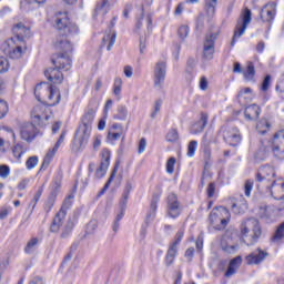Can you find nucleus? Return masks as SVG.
Returning a JSON list of instances; mask_svg holds the SVG:
<instances>
[{
    "label": "nucleus",
    "mask_w": 284,
    "mask_h": 284,
    "mask_svg": "<svg viewBox=\"0 0 284 284\" xmlns=\"http://www.w3.org/2000/svg\"><path fill=\"white\" fill-rule=\"evenodd\" d=\"M59 14L60 17H57L55 19V27L60 32H62V36L57 38V40L53 42V45L55 50H58L59 54H71L73 48L72 43H70V40H68L67 34H77L79 32V27L70 22L68 14Z\"/></svg>",
    "instance_id": "obj_1"
},
{
    "label": "nucleus",
    "mask_w": 284,
    "mask_h": 284,
    "mask_svg": "<svg viewBox=\"0 0 284 284\" xmlns=\"http://www.w3.org/2000/svg\"><path fill=\"white\" fill-rule=\"evenodd\" d=\"M13 32L16 37L3 42L2 52L10 59H21L23 47L17 42L23 43V39L30 37V29L20 22L13 27Z\"/></svg>",
    "instance_id": "obj_2"
},
{
    "label": "nucleus",
    "mask_w": 284,
    "mask_h": 284,
    "mask_svg": "<svg viewBox=\"0 0 284 284\" xmlns=\"http://www.w3.org/2000/svg\"><path fill=\"white\" fill-rule=\"evenodd\" d=\"M97 114V110L89 109L84 115L82 116V125L75 132V136L73 140V145H75L77 150L79 148H85L88 145V141L90 140V134L92 132V123L94 122V115Z\"/></svg>",
    "instance_id": "obj_3"
},
{
    "label": "nucleus",
    "mask_w": 284,
    "mask_h": 284,
    "mask_svg": "<svg viewBox=\"0 0 284 284\" xmlns=\"http://www.w3.org/2000/svg\"><path fill=\"white\" fill-rule=\"evenodd\" d=\"M240 234L245 245L248 247H251V245H256V243H258V239H261L263 234L258 220L252 217L243 222L241 224Z\"/></svg>",
    "instance_id": "obj_4"
},
{
    "label": "nucleus",
    "mask_w": 284,
    "mask_h": 284,
    "mask_svg": "<svg viewBox=\"0 0 284 284\" xmlns=\"http://www.w3.org/2000/svg\"><path fill=\"white\" fill-rule=\"evenodd\" d=\"M34 94L38 101H44L50 106L59 105V102L61 101L59 89L53 88L45 82L37 84Z\"/></svg>",
    "instance_id": "obj_5"
},
{
    "label": "nucleus",
    "mask_w": 284,
    "mask_h": 284,
    "mask_svg": "<svg viewBox=\"0 0 284 284\" xmlns=\"http://www.w3.org/2000/svg\"><path fill=\"white\" fill-rule=\"evenodd\" d=\"M230 210L225 206L214 207L210 214L209 221L215 230H225L231 219Z\"/></svg>",
    "instance_id": "obj_6"
},
{
    "label": "nucleus",
    "mask_w": 284,
    "mask_h": 284,
    "mask_svg": "<svg viewBox=\"0 0 284 284\" xmlns=\"http://www.w3.org/2000/svg\"><path fill=\"white\" fill-rule=\"evenodd\" d=\"M250 23H252V11L250 9H245L242 18L237 20L231 41V48H234V45H236V39H241L243 34H245V31L247 30V26H250Z\"/></svg>",
    "instance_id": "obj_7"
},
{
    "label": "nucleus",
    "mask_w": 284,
    "mask_h": 284,
    "mask_svg": "<svg viewBox=\"0 0 284 284\" xmlns=\"http://www.w3.org/2000/svg\"><path fill=\"white\" fill-rule=\"evenodd\" d=\"M184 234H185V231H183V230L178 231V233L175 234L174 242L170 244L169 250L165 255L166 267H170V265L174 264L176 254H179V245L181 244V241H183Z\"/></svg>",
    "instance_id": "obj_8"
},
{
    "label": "nucleus",
    "mask_w": 284,
    "mask_h": 284,
    "mask_svg": "<svg viewBox=\"0 0 284 284\" xmlns=\"http://www.w3.org/2000/svg\"><path fill=\"white\" fill-rule=\"evenodd\" d=\"M222 132L225 143L232 148L239 146L243 141V135H241V131L236 126H224Z\"/></svg>",
    "instance_id": "obj_9"
},
{
    "label": "nucleus",
    "mask_w": 284,
    "mask_h": 284,
    "mask_svg": "<svg viewBox=\"0 0 284 284\" xmlns=\"http://www.w3.org/2000/svg\"><path fill=\"white\" fill-rule=\"evenodd\" d=\"M20 136L22 141L27 143H32L37 136H39V129L33 123L23 122L20 125Z\"/></svg>",
    "instance_id": "obj_10"
},
{
    "label": "nucleus",
    "mask_w": 284,
    "mask_h": 284,
    "mask_svg": "<svg viewBox=\"0 0 284 284\" xmlns=\"http://www.w3.org/2000/svg\"><path fill=\"white\" fill-rule=\"evenodd\" d=\"M168 72V63L163 60L156 62L154 68V85L159 90L163 88V83H165V74Z\"/></svg>",
    "instance_id": "obj_11"
},
{
    "label": "nucleus",
    "mask_w": 284,
    "mask_h": 284,
    "mask_svg": "<svg viewBox=\"0 0 284 284\" xmlns=\"http://www.w3.org/2000/svg\"><path fill=\"white\" fill-rule=\"evenodd\" d=\"M31 119L34 125H45L44 121L49 119L48 114H45V106L43 104L36 105L31 111Z\"/></svg>",
    "instance_id": "obj_12"
},
{
    "label": "nucleus",
    "mask_w": 284,
    "mask_h": 284,
    "mask_svg": "<svg viewBox=\"0 0 284 284\" xmlns=\"http://www.w3.org/2000/svg\"><path fill=\"white\" fill-rule=\"evenodd\" d=\"M268 256L270 253L263 251L261 247H257L245 257V261L247 265H261V263H263V261H265V258Z\"/></svg>",
    "instance_id": "obj_13"
},
{
    "label": "nucleus",
    "mask_w": 284,
    "mask_h": 284,
    "mask_svg": "<svg viewBox=\"0 0 284 284\" xmlns=\"http://www.w3.org/2000/svg\"><path fill=\"white\" fill-rule=\"evenodd\" d=\"M217 37L219 34L211 33L204 41L203 58L206 59V61H211V59L214 58V43L216 42Z\"/></svg>",
    "instance_id": "obj_14"
},
{
    "label": "nucleus",
    "mask_w": 284,
    "mask_h": 284,
    "mask_svg": "<svg viewBox=\"0 0 284 284\" xmlns=\"http://www.w3.org/2000/svg\"><path fill=\"white\" fill-rule=\"evenodd\" d=\"M52 63L55 68L65 70V72L72 68V59L70 58V53H58L57 58L52 59Z\"/></svg>",
    "instance_id": "obj_15"
},
{
    "label": "nucleus",
    "mask_w": 284,
    "mask_h": 284,
    "mask_svg": "<svg viewBox=\"0 0 284 284\" xmlns=\"http://www.w3.org/2000/svg\"><path fill=\"white\" fill-rule=\"evenodd\" d=\"M168 212L171 219H176L181 214V204L179 203V197L176 194L171 193L168 196Z\"/></svg>",
    "instance_id": "obj_16"
},
{
    "label": "nucleus",
    "mask_w": 284,
    "mask_h": 284,
    "mask_svg": "<svg viewBox=\"0 0 284 284\" xmlns=\"http://www.w3.org/2000/svg\"><path fill=\"white\" fill-rule=\"evenodd\" d=\"M110 168V150L104 149L102 151V161L100 166L95 171V179H103Z\"/></svg>",
    "instance_id": "obj_17"
},
{
    "label": "nucleus",
    "mask_w": 284,
    "mask_h": 284,
    "mask_svg": "<svg viewBox=\"0 0 284 284\" xmlns=\"http://www.w3.org/2000/svg\"><path fill=\"white\" fill-rule=\"evenodd\" d=\"M221 250H223L225 254H236V252H239V244L234 243L230 235H224L221 240Z\"/></svg>",
    "instance_id": "obj_18"
},
{
    "label": "nucleus",
    "mask_w": 284,
    "mask_h": 284,
    "mask_svg": "<svg viewBox=\"0 0 284 284\" xmlns=\"http://www.w3.org/2000/svg\"><path fill=\"white\" fill-rule=\"evenodd\" d=\"M44 77L51 82V83H63V73H61V69L55 68H49L44 71Z\"/></svg>",
    "instance_id": "obj_19"
},
{
    "label": "nucleus",
    "mask_w": 284,
    "mask_h": 284,
    "mask_svg": "<svg viewBox=\"0 0 284 284\" xmlns=\"http://www.w3.org/2000/svg\"><path fill=\"white\" fill-rule=\"evenodd\" d=\"M276 16V4L270 3L264 6L261 10L260 17L262 21L270 23V21H274V17Z\"/></svg>",
    "instance_id": "obj_20"
},
{
    "label": "nucleus",
    "mask_w": 284,
    "mask_h": 284,
    "mask_svg": "<svg viewBox=\"0 0 284 284\" xmlns=\"http://www.w3.org/2000/svg\"><path fill=\"white\" fill-rule=\"evenodd\" d=\"M160 199H161L160 194H156V193L153 194V197L151 200L150 210H149V213L146 214V219H145L146 227L150 225V223H152V221H154V216H156V207L159 205Z\"/></svg>",
    "instance_id": "obj_21"
},
{
    "label": "nucleus",
    "mask_w": 284,
    "mask_h": 284,
    "mask_svg": "<svg viewBox=\"0 0 284 284\" xmlns=\"http://www.w3.org/2000/svg\"><path fill=\"white\" fill-rule=\"evenodd\" d=\"M207 119H209L207 113H201L200 121L195 122L191 126V134H201V132H203V130L207 128Z\"/></svg>",
    "instance_id": "obj_22"
},
{
    "label": "nucleus",
    "mask_w": 284,
    "mask_h": 284,
    "mask_svg": "<svg viewBox=\"0 0 284 284\" xmlns=\"http://www.w3.org/2000/svg\"><path fill=\"white\" fill-rule=\"evenodd\" d=\"M244 116L247 121H256L261 116V106L257 104H251L245 108Z\"/></svg>",
    "instance_id": "obj_23"
},
{
    "label": "nucleus",
    "mask_w": 284,
    "mask_h": 284,
    "mask_svg": "<svg viewBox=\"0 0 284 284\" xmlns=\"http://www.w3.org/2000/svg\"><path fill=\"white\" fill-rule=\"evenodd\" d=\"M63 221H65V212L59 211L51 223L50 232L53 234L59 233V230H61V226L63 225Z\"/></svg>",
    "instance_id": "obj_24"
},
{
    "label": "nucleus",
    "mask_w": 284,
    "mask_h": 284,
    "mask_svg": "<svg viewBox=\"0 0 284 284\" xmlns=\"http://www.w3.org/2000/svg\"><path fill=\"white\" fill-rule=\"evenodd\" d=\"M276 176V173L274 172V169L266 166L262 168L260 172L257 173V181L258 183H263V181H272Z\"/></svg>",
    "instance_id": "obj_25"
},
{
    "label": "nucleus",
    "mask_w": 284,
    "mask_h": 284,
    "mask_svg": "<svg viewBox=\"0 0 284 284\" xmlns=\"http://www.w3.org/2000/svg\"><path fill=\"white\" fill-rule=\"evenodd\" d=\"M109 10H110V7L108 6V0H102L100 3L97 4L94 9L93 19H97L99 14L101 17H105Z\"/></svg>",
    "instance_id": "obj_26"
},
{
    "label": "nucleus",
    "mask_w": 284,
    "mask_h": 284,
    "mask_svg": "<svg viewBox=\"0 0 284 284\" xmlns=\"http://www.w3.org/2000/svg\"><path fill=\"white\" fill-rule=\"evenodd\" d=\"M216 6H219V0H204V9L207 17L212 18L216 14Z\"/></svg>",
    "instance_id": "obj_27"
},
{
    "label": "nucleus",
    "mask_w": 284,
    "mask_h": 284,
    "mask_svg": "<svg viewBox=\"0 0 284 284\" xmlns=\"http://www.w3.org/2000/svg\"><path fill=\"white\" fill-rule=\"evenodd\" d=\"M116 172H119V162H115L108 182L105 183L103 189L99 192L98 196H103V194L108 192V189L110 187L111 183L114 181V178L116 176Z\"/></svg>",
    "instance_id": "obj_28"
},
{
    "label": "nucleus",
    "mask_w": 284,
    "mask_h": 284,
    "mask_svg": "<svg viewBox=\"0 0 284 284\" xmlns=\"http://www.w3.org/2000/svg\"><path fill=\"white\" fill-rule=\"evenodd\" d=\"M130 192H132V182L126 181L122 193V199L120 200V206L128 207V199H130Z\"/></svg>",
    "instance_id": "obj_29"
},
{
    "label": "nucleus",
    "mask_w": 284,
    "mask_h": 284,
    "mask_svg": "<svg viewBox=\"0 0 284 284\" xmlns=\"http://www.w3.org/2000/svg\"><path fill=\"white\" fill-rule=\"evenodd\" d=\"M125 207L120 205V213L115 216V220L113 221L112 230L116 234L119 232V227H121V220L123 216H125Z\"/></svg>",
    "instance_id": "obj_30"
},
{
    "label": "nucleus",
    "mask_w": 284,
    "mask_h": 284,
    "mask_svg": "<svg viewBox=\"0 0 284 284\" xmlns=\"http://www.w3.org/2000/svg\"><path fill=\"white\" fill-rule=\"evenodd\" d=\"M72 230H74V219H69L67 224L62 229V233L60 235L61 239H68L70 234H72Z\"/></svg>",
    "instance_id": "obj_31"
},
{
    "label": "nucleus",
    "mask_w": 284,
    "mask_h": 284,
    "mask_svg": "<svg viewBox=\"0 0 284 284\" xmlns=\"http://www.w3.org/2000/svg\"><path fill=\"white\" fill-rule=\"evenodd\" d=\"M63 180V176L61 174H58L55 178H53V181L51 183V195L57 196L59 190H61V181Z\"/></svg>",
    "instance_id": "obj_32"
},
{
    "label": "nucleus",
    "mask_w": 284,
    "mask_h": 284,
    "mask_svg": "<svg viewBox=\"0 0 284 284\" xmlns=\"http://www.w3.org/2000/svg\"><path fill=\"white\" fill-rule=\"evenodd\" d=\"M109 42L106 50L110 52L112 50V45L116 43V32H113L112 34H106L102 39V45H105Z\"/></svg>",
    "instance_id": "obj_33"
},
{
    "label": "nucleus",
    "mask_w": 284,
    "mask_h": 284,
    "mask_svg": "<svg viewBox=\"0 0 284 284\" xmlns=\"http://www.w3.org/2000/svg\"><path fill=\"white\" fill-rule=\"evenodd\" d=\"M245 81H254L256 70L254 69V63L248 62L246 70L243 72Z\"/></svg>",
    "instance_id": "obj_34"
},
{
    "label": "nucleus",
    "mask_w": 284,
    "mask_h": 284,
    "mask_svg": "<svg viewBox=\"0 0 284 284\" xmlns=\"http://www.w3.org/2000/svg\"><path fill=\"white\" fill-rule=\"evenodd\" d=\"M113 119L118 121H125L128 119V106L119 105L118 112L113 115Z\"/></svg>",
    "instance_id": "obj_35"
},
{
    "label": "nucleus",
    "mask_w": 284,
    "mask_h": 284,
    "mask_svg": "<svg viewBox=\"0 0 284 284\" xmlns=\"http://www.w3.org/2000/svg\"><path fill=\"white\" fill-rule=\"evenodd\" d=\"M272 145H275L276 148H284V130L274 134Z\"/></svg>",
    "instance_id": "obj_36"
},
{
    "label": "nucleus",
    "mask_w": 284,
    "mask_h": 284,
    "mask_svg": "<svg viewBox=\"0 0 284 284\" xmlns=\"http://www.w3.org/2000/svg\"><path fill=\"white\" fill-rule=\"evenodd\" d=\"M39 245V240L38 237H32L26 245L24 252L26 254H33L34 250H37Z\"/></svg>",
    "instance_id": "obj_37"
},
{
    "label": "nucleus",
    "mask_w": 284,
    "mask_h": 284,
    "mask_svg": "<svg viewBox=\"0 0 284 284\" xmlns=\"http://www.w3.org/2000/svg\"><path fill=\"white\" fill-rule=\"evenodd\" d=\"M267 130H270V122L267 121V119L260 120V123H257L256 125V131L258 132V134H266Z\"/></svg>",
    "instance_id": "obj_38"
},
{
    "label": "nucleus",
    "mask_w": 284,
    "mask_h": 284,
    "mask_svg": "<svg viewBox=\"0 0 284 284\" xmlns=\"http://www.w3.org/2000/svg\"><path fill=\"white\" fill-rule=\"evenodd\" d=\"M123 88V80L121 78H115L114 84H113V94L118 99H121V90Z\"/></svg>",
    "instance_id": "obj_39"
},
{
    "label": "nucleus",
    "mask_w": 284,
    "mask_h": 284,
    "mask_svg": "<svg viewBox=\"0 0 284 284\" xmlns=\"http://www.w3.org/2000/svg\"><path fill=\"white\" fill-rule=\"evenodd\" d=\"M54 152L53 151H49L48 153H47V155L44 156V159H43V162H42V164H41V166H40V170H39V172H44V170L47 169V168H50V163L52 162V158L54 156Z\"/></svg>",
    "instance_id": "obj_40"
},
{
    "label": "nucleus",
    "mask_w": 284,
    "mask_h": 284,
    "mask_svg": "<svg viewBox=\"0 0 284 284\" xmlns=\"http://www.w3.org/2000/svg\"><path fill=\"white\" fill-rule=\"evenodd\" d=\"M242 199V203L240 204V207L236 203L232 204V210L234 212V214H243V212H245V210H247V201H245L243 199V196H241Z\"/></svg>",
    "instance_id": "obj_41"
},
{
    "label": "nucleus",
    "mask_w": 284,
    "mask_h": 284,
    "mask_svg": "<svg viewBox=\"0 0 284 284\" xmlns=\"http://www.w3.org/2000/svg\"><path fill=\"white\" fill-rule=\"evenodd\" d=\"M72 199H74L73 194H70L68 197L64 199V202L60 209V212H64V216H68V210L72 207Z\"/></svg>",
    "instance_id": "obj_42"
},
{
    "label": "nucleus",
    "mask_w": 284,
    "mask_h": 284,
    "mask_svg": "<svg viewBox=\"0 0 284 284\" xmlns=\"http://www.w3.org/2000/svg\"><path fill=\"white\" fill-rule=\"evenodd\" d=\"M271 149L275 159L284 161V148L272 145Z\"/></svg>",
    "instance_id": "obj_43"
},
{
    "label": "nucleus",
    "mask_w": 284,
    "mask_h": 284,
    "mask_svg": "<svg viewBox=\"0 0 284 284\" xmlns=\"http://www.w3.org/2000/svg\"><path fill=\"white\" fill-rule=\"evenodd\" d=\"M37 165H39V156L37 155L30 156L26 162L27 170H34Z\"/></svg>",
    "instance_id": "obj_44"
},
{
    "label": "nucleus",
    "mask_w": 284,
    "mask_h": 284,
    "mask_svg": "<svg viewBox=\"0 0 284 284\" xmlns=\"http://www.w3.org/2000/svg\"><path fill=\"white\" fill-rule=\"evenodd\" d=\"M281 239H284V222L277 226L272 241H281Z\"/></svg>",
    "instance_id": "obj_45"
},
{
    "label": "nucleus",
    "mask_w": 284,
    "mask_h": 284,
    "mask_svg": "<svg viewBox=\"0 0 284 284\" xmlns=\"http://www.w3.org/2000/svg\"><path fill=\"white\" fill-rule=\"evenodd\" d=\"M166 141H169V143H176V141H179V131H176V129L170 130L166 134Z\"/></svg>",
    "instance_id": "obj_46"
},
{
    "label": "nucleus",
    "mask_w": 284,
    "mask_h": 284,
    "mask_svg": "<svg viewBox=\"0 0 284 284\" xmlns=\"http://www.w3.org/2000/svg\"><path fill=\"white\" fill-rule=\"evenodd\" d=\"M41 194H43V186H41L38 190V192L34 194L31 203L29 204V207H30V205H32L31 212L34 210V207H37V203H39V199H41Z\"/></svg>",
    "instance_id": "obj_47"
},
{
    "label": "nucleus",
    "mask_w": 284,
    "mask_h": 284,
    "mask_svg": "<svg viewBox=\"0 0 284 284\" xmlns=\"http://www.w3.org/2000/svg\"><path fill=\"white\" fill-rule=\"evenodd\" d=\"M10 70V62L8 59L0 57V74H3V72H8Z\"/></svg>",
    "instance_id": "obj_48"
},
{
    "label": "nucleus",
    "mask_w": 284,
    "mask_h": 284,
    "mask_svg": "<svg viewBox=\"0 0 284 284\" xmlns=\"http://www.w3.org/2000/svg\"><path fill=\"white\" fill-rule=\"evenodd\" d=\"M245 94H252V89L244 88L237 93V101H240V103H245V101H243V99H247V97H245Z\"/></svg>",
    "instance_id": "obj_49"
},
{
    "label": "nucleus",
    "mask_w": 284,
    "mask_h": 284,
    "mask_svg": "<svg viewBox=\"0 0 284 284\" xmlns=\"http://www.w3.org/2000/svg\"><path fill=\"white\" fill-rule=\"evenodd\" d=\"M63 141H65V131H62L57 143L54 144L53 149L51 152H53L54 154H57V152L59 151V148H61Z\"/></svg>",
    "instance_id": "obj_50"
},
{
    "label": "nucleus",
    "mask_w": 284,
    "mask_h": 284,
    "mask_svg": "<svg viewBox=\"0 0 284 284\" xmlns=\"http://www.w3.org/2000/svg\"><path fill=\"white\" fill-rule=\"evenodd\" d=\"M174 165H176V158H170L166 162L168 174H174Z\"/></svg>",
    "instance_id": "obj_51"
},
{
    "label": "nucleus",
    "mask_w": 284,
    "mask_h": 284,
    "mask_svg": "<svg viewBox=\"0 0 284 284\" xmlns=\"http://www.w3.org/2000/svg\"><path fill=\"white\" fill-rule=\"evenodd\" d=\"M199 145V142H196V140H192L189 143L187 146V156H194L195 152H196V146Z\"/></svg>",
    "instance_id": "obj_52"
},
{
    "label": "nucleus",
    "mask_w": 284,
    "mask_h": 284,
    "mask_svg": "<svg viewBox=\"0 0 284 284\" xmlns=\"http://www.w3.org/2000/svg\"><path fill=\"white\" fill-rule=\"evenodd\" d=\"M10 176V166L2 164L0 165V178L8 179Z\"/></svg>",
    "instance_id": "obj_53"
},
{
    "label": "nucleus",
    "mask_w": 284,
    "mask_h": 284,
    "mask_svg": "<svg viewBox=\"0 0 284 284\" xmlns=\"http://www.w3.org/2000/svg\"><path fill=\"white\" fill-rule=\"evenodd\" d=\"M271 81H272V75L267 74L262 82V87H261L262 92H267V90H270Z\"/></svg>",
    "instance_id": "obj_54"
},
{
    "label": "nucleus",
    "mask_w": 284,
    "mask_h": 284,
    "mask_svg": "<svg viewBox=\"0 0 284 284\" xmlns=\"http://www.w3.org/2000/svg\"><path fill=\"white\" fill-rule=\"evenodd\" d=\"M180 39H185L190 34V28L187 26H182L178 30Z\"/></svg>",
    "instance_id": "obj_55"
},
{
    "label": "nucleus",
    "mask_w": 284,
    "mask_h": 284,
    "mask_svg": "<svg viewBox=\"0 0 284 284\" xmlns=\"http://www.w3.org/2000/svg\"><path fill=\"white\" fill-rule=\"evenodd\" d=\"M253 187L254 181L247 180L244 185L245 196H251Z\"/></svg>",
    "instance_id": "obj_56"
},
{
    "label": "nucleus",
    "mask_w": 284,
    "mask_h": 284,
    "mask_svg": "<svg viewBox=\"0 0 284 284\" xmlns=\"http://www.w3.org/2000/svg\"><path fill=\"white\" fill-rule=\"evenodd\" d=\"M8 114V102L0 99V119H3Z\"/></svg>",
    "instance_id": "obj_57"
},
{
    "label": "nucleus",
    "mask_w": 284,
    "mask_h": 284,
    "mask_svg": "<svg viewBox=\"0 0 284 284\" xmlns=\"http://www.w3.org/2000/svg\"><path fill=\"white\" fill-rule=\"evenodd\" d=\"M57 199V195H50L47 203H45V210L47 212H50L52 207H54V200Z\"/></svg>",
    "instance_id": "obj_58"
},
{
    "label": "nucleus",
    "mask_w": 284,
    "mask_h": 284,
    "mask_svg": "<svg viewBox=\"0 0 284 284\" xmlns=\"http://www.w3.org/2000/svg\"><path fill=\"white\" fill-rule=\"evenodd\" d=\"M145 148H148V140H145V138H142L139 142V154H143L145 152Z\"/></svg>",
    "instance_id": "obj_59"
},
{
    "label": "nucleus",
    "mask_w": 284,
    "mask_h": 284,
    "mask_svg": "<svg viewBox=\"0 0 284 284\" xmlns=\"http://www.w3.org/2000/svg\"><path fill=\"white\" fill-rule=\"evenodd\" d=\"M123 136V133H119L115 131H109L108 139L111 141H119Z\"/></svg>",
    "instance_id": "obj_60"
},
{
    "label": "nucleus",
    "mask_w": 284,
    "mask_h": 284,
    "mask_svg": "<svg viewBox=\"0 0 284 284\" xmlns=\"http://www.w3.org/2000/svg\"><path fill=\"white\" fill-rule=\"evenodd\" d=\"M209 199H212L214 196V192H216V184L211 182L206 189Z\"/></svg>",
    "instance_id": "obj_61"
},
{
    "label": "nucleus",
    "mask_w": 284,
    "mask_h": 284,
    "mask_svg": "<svg viewBox=\"0 0 284 284\" xmlns=\"http://www.w3.org/2000/svg\"><path fill=\"white\" fill-rule=\"evenodd\" d=\"M98 225L99 224L97 223V220H91L87 225V230H88L89 234H92V232H94V230H97Z\"/></svg>",
    "instance_id": "obj_62"
},
{
    "label": "nucleus",
    "mask_w": 284,
    "mask_h": 284,
    "mask_svg": "<svg viewBox=\"0 0 284 284\" xmlns=\"http://www.w3.org/2000/svg\"><path fill=\"white\" fill-rule=\"evenodd\" d=\"M184 256H185V258L187 260V263H192V258H194V247H189V248L185 251Z\"/></svg>",
    "instance_id": "obj_63"
},
{
    "label": "nucleus",
    "mask_w": 284,
    "mask_h": 284,
    "mask_svg": "<svg viewBox=\"0 0 284 284\" xmlns=\"http://www.w3.org/2000/svg\"><path fill=\"white\" fill-rule=\"evenodd\" d=\"M241 263H243V257H241V255L234 257L233 260L230 261L229 265H233L235 266V268L239 270V265H241Z\"/></svg>",
    "instance_id": "obj_64"
}]
</instances>
